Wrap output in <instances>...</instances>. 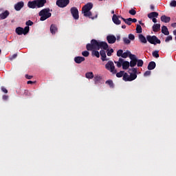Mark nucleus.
<instances>
[{
  "label": "nucleus",
  "instance_id": "1",
  "mask_svg": "<svg viewBox=\"0 0 176 176\" xmlns=\"http://www.w3.org/2000/svg\"><path fill=\"white\" fill-rule=\"evenodd\" d=\"M87 50L92 52V56H95L97 58L100 57V52L96 50H100V49H103L104 50H108V43L104 41H97L96 39H92L91 43L87 44Z\"/></svg>",
  "mask_w": 176,
  "mask_h": 176
},
{
  "label": "nucleus",
  "instance_id": "2",
  "mask_svg": "<svg viewBox=\"0 0 176 176\" xmlns=\"http://www.w3.org/2000/svg\"><path fill=\"white\" fill-rule=\"evenodd\" d=\"M91 9H93V3H88L82 7V13L83 16H85V17H89V19L94 20V19H97L98 14L96 13V15L94 16L91 14V12L90 11Z\"/></svg>",
  "mask_w": 176,
  "mask_h": 176
},
{
  "label": "nucleus",
  "instance_id": "3",
  "mask_svg": "<svg viewBox=\"0 0 176 176\" xmlns=\"http://www.w3.org/2000/svg\"><path fill=\"white\" fill-rule=\"evenodd\" d=\"M124 82H133L137 79V69L133 68L132 73H130V75L127 73H124L122 77Z\"/></svg>",
  "mask_w": 176,
  "mask_h": 176
},
{
  "label": "nucleus",
  "instance_id": "4",
  "mask_svg": "<svg viewBox=\"0 0 176 176\" xmlns=\"http://www.w3.org/2000/svg\"><path fill=\"white\" fill-rule=\"evenodd\" d=\"M38 16H40V21H45V20H47V19L52 17V13L50 12V8H44L41 10L39 13Z\"/></svg>",
  "mask_w": 176,
  "mask_h": 176
},
{
  "label": "nucleus",
  "instance_id": "5",
  "mask_svg": "<svg viewBox=\"0 0 176 176\" xmlns=\"http://www.w3.org/2000/svg\"><path fill=\"white\" fill-rule=\"evenodd\" d=\"M114 63L116 64L118 68L122 67L123 69H129L130 67V62L124 60V59L122 58H120L118 61H114Z\"/></svg>",
  "mask_w": 176,
  "mask_h": 176
},
{
  "label": "nucleus",
  "instance_id": "6",
  "mask_svg": "<svg viewBox=\"0 0 176 176\" xmlns=\"http://www.w3.org/2000/svg\"><path fill=\"white\" fill-rule=\"evenodd\" d=\"M30 31V26H26L25 28L19 27L16 28V32L18 35H26Z\"/></svg>",
  "mask_w": 176,
  "mask_h": 176
},
{
  "label": "nucleus",
  "instance_id": "7",
  "mask_svg": "<svg viewBox=\"0 0 176 176\" xmlns=\"http://www.w3.org/2000/svg\"><path fill=\"white\" fill-rule=\"evenodd\" d=\"M146 39L151 45H157L161 43V41L156 36H147Z\"/></svg>",
  "mask_w": 176,
  "mask_h": 176
},
{
  "label": "nucleus",
  "instance_id": "8",
  "mask_svg": "<svg viewBox=\"0 0 176 176\" xmlns=\"http://www.w3.org/2000/svg\"><path fill=\"white\" fill-rule=\"evenodd\" d=\"M105 68L108 71H110L111 74H116L117 71L116 69H115V64H113V62L112 60H109L106 65Z\"/></svg>",
  "mask_w": 176,
  "mask_h": 176
},
{
  "label": "nucleus",
  "instance_id": "9",
  "mask_svg": "<svg viewBox=\"0 0 176 176\" xmlns=\"http://www.w3.org/2000/svg\"><path fill=\"white\" fill-rule=\"evenodd\" d=\"M69 3V0H57L56 5L59 8H65Z\"/></svg>",
  "mask_w": 176,
  "mask_h": 176
},
{
  "label": "nucleus",
  "instance_id": "10",
  "mask_svg": "<svg viewBox=\"0 0 176 176\" xmlns=\"http://www.w3.org/2000/svg\"><path fill=\"white\" fill-rule=\"evenodd\" d=\"M70 10L74 19L78 20L79 19V11L78 10V8L73 7Z\"/></svg>",
  "mask_w": 176,
  "mask_h": 176
},
{
  "label": "nucleus",
  "instance_id": "11",
  "mask_svg": "<svg viewBox=\"0 0 176 176\" xmlns=\"http://www.w3.org/2000/svg\"><path fill=\"white\" fill-rule=\"evenodd\" d=\"M23 8H24V2L23 1H19L14 5V9L16 12H19Z\"/></svg>",
  "mask_w": 176,
  "mask_h": 176
},
{
  "label": "nucleus",
  "instance_id": "12",
  "mask_svg": "<svg viewBox=\"0 0 176 176\" xmlns=\"http://www.w3.org/2000/svg\"><path fill=\"white\" fill-rule=\"evenodd\" d=\"M108 43L113 44L116 42V36L113 35H109L107 36Z\"/></svg>",
  "mask_w": 176,
  "mask_h": 176
},
{
  "label": "nucleus",
  "instance_id": "13",
  "mask_svg": "<svg viewBox=\"0 0 176 176\" xmlns=\"http://www.w3.org/2000/svg\"><path fill=\"white\" fill-rule=\"evenodd\" d=\"M28 6L30 9H35L36 8H38V6L36 4V0H34L33 1H29L28 3Z\"/></svg>",
  "mask_w": 176,
  "mask_h": 176
},
{
  "label": "nucleus",
  "instance_id": "14",
  "mask_svg": "<svg viewBox=\"0 0 176 176\" xmlns=\"http://www.w3.org/2000/svg\"><path fill=\"white\" fill-rule=\"evenodd\" d=\"M102 80V76H101L100 75H96L94 78L95 85H98V83H101Z\"/></svg>",
  "mask_w": 176,
  "mask_h": 176
},
{
  "label": "nucleus",
  "instance_id": "15",
  "mask_svg": "<svg viewBox=\"0 0 176 176\" xmlns=\"http://www.w3.org/2000/svg\"><path fill=\"white\" fill-rule=\"evenodd\" d=\"M37 8H43L45 3H46V0H36Z\"/></svg>",
  "mask_w": 176,
  "mask_h": 176
},
{
  "label": "nucleus",
  "instance_id": "16",
  "mask_svg": "<svg viewBox=\"0 0 176 176\" xmlns=\"http://www.w3.org/2000/svg\"><path fill=\"white\" fill-rule=\"evenodd\" d=\"M100 54L101 56L102 61H108V59H107V54L104 50H100Z\"/></svg>",
  "mask_w": 176,
  "mask_h": 176
},
{
  "label": "nucleus",
  "instance_id": "17",
  "mask_svg": "<svg viewBox=\"0 0 176 176\" xmlns=\"http://www.w3.org/2000/svg\"><path fill=\"white\" fill-rule=\"evenodd\" d=\"M74 61L76 64H80V63H83V61H85V57L76 56L74 58Z\"/></svg>",
  "mask_w": 176,
  "mask_h": 176
},
{
  "label": "nucleus",
  "instance_id": "18",
  "mask_svg": "<svg viewBox=\"0 0 176 176\" xmlns=\"http://www.w3.org/2000/svg\"><path fill=\"white\" fill-rule=\"evenodd\" d=\"M9 11L6 10L4 12L0 14V20H5L9 16Z\"/></svg>",
  "mask_w": 176,
  "mask_h": 176
},
{
  "label": "nucleus",
  "instance_id": "19",
  "mask_svg": "<svg viewBox=\"0 0 176 176\" xmlns=\"http://www.w3.org/2000/svg\"><path fill=\"white\" fill-rule=\"evenodd\" d=\"M112 20H113V22L114 23V24H116L117 25H119L121 23L120 20H119V17H118V16H116V14L113 15Z\"/></svg>",
  "mask_w": 176,
  "mask_h": 176
},
{
  "label": "nucleus",
  "instance_id": "20",
  "mask_svg": "<svg viewBox=\"0 0 176 176\" xmlns=\"http://www.w3.org/2000/svg\"><path fill=\"white\" fill-rule=\"evenodd\" d=\"M170 20H171V18L170 16H166V15H162L161 16V21L163 23H170Z\"/></svg>",
  "mask_w": 176,
  "mask_h": 176
},
{
  "label": "nucleus",
  "instance_id": "21",
  "mask_svg": "<svg viewBox=\"0 0 176 176\" xmlns=\"http://www.w3.org/2000/svg\"><path fill=\"white\" fill-rule=\"evenodd\" d=\"M158 16H159V13H157L156 12H153L148 14V19H155V17L157 18Z\"/></svg>",
  "mask_w": 176,
  "mask_h": 176
},
{
  "label": "nucleus",
  "instance_id": "22",
  "mask_svg": "<svg viewBox=\"0 0 176 176\" xmlns=\"http://www.w3.org/2000/svg\"><path fill=\"white\" fill-rule=\"evenodd\" d=\"M57 31H58L57 26H56V25H51L50 32L52 34V35H54V34H56Z\"/></svg>",
  "mask_w": 176,
  "mask_h": 176
},
{
  "label": "nucleus",
  "instance_id": "23",
  "mask_svg": "<svg viewBox=\"0 0 176 176\" xmlns=\"http://www.w3.org/2000/svg\"><path fill=\"white\" fill-rule=\"evenodd\" d=\"M155 67H156V63L155 62L152 61L148 63V69L149 71L152 69H155Z\"/></svg>",
  "mask_w": 176,
  "mask_h": 176
},
{
  "label": "nucleus",
  "instance_id": "24",
  "mask_svg": "<svg viewBox=\"0 0 176 176\" xmlns=\"http://www.w3.org/2000/svg\"><path fill=\"white\" fill-rule=\"evenodd\" d=\"M153 31L154 32H157L158 31H160V24L156 23L153 25Z\"/></svg>",
  "mask_w": 176,
  "mask_h": 176
},
{
  "label": "nucleus",
  "instance_id": "25",
  "mask_svg": "<svg viewBox=\"0 0 176 176\" xmlns=\"http://www.w3.org/2000/svg\"><path fill=\"white\" fill-rule=\"evenodd\" d=\"M162 34H164V35H170V32H168V29L164 25L162 27Z\"/></svg>",
  "mask_w": 176,
  "mask_h": 176
},
{
  "label": "nucleus",
  "instance_id": "26",
  "mask_svg": "<svg viewBox=\"0 0 176 176\" xmlns=\"http://www.w3.org/2000/svg\"><path fill=\"white\" fill-rule=\"evenodd\" d=\"M138 37L142 43H146L147 39L145 38V36H144V35L140 34H139Z\"/></svg>",
  "mask_w": 176,
  "mask_h": 176
},
{
  "label": "nucleus",
  "instance_id": "27",
  "mask_svg": "<svg viewBox=\"0 0 176 176\" xmlns=\"http://www.w3.org/2000/svg\"><path fill=\"white\" fill-rule=\"evenodd\" d=\"M85 78H87V79H93L94 74L91 72H87L85 74Z\"/></svg>",
  "mask_w": 176,
  "mask_h": 176
},
{
  "label": "nucleus",
  "instance_id": "28",
  "mask_svg": "<svg viewBox=\"0 0 176 176\" xmlns=\"http://www.w3.org/2000/svg\"><path fill=\"white\" fill-rule=\"evenodd\" d=\"M122 20H123V21H124V23L128 25H131V18H129L126 19L124 18H122Z\"/></svg>",
  "mask_w": 176,
  "mask_h": 176
},
{
  "label": "nucleus",
  "instance_id": "29",
  "mask_svg": "<svg viewBox=\"0 0 176 176\" xmlns=\"http://www.w3.org/2000/svg\"><path fill=\"white\" fill-rule=\"evenodd\" d=\"M130 53H131L130 51L126 50L125 52L122 54V58H127V57H129Z\"/></svg>",
  "mask_w": 176,
  "mask_h": 176
},
{
  "label": "nucleus",
  "instance_id": "30",
  "mask_svg": "<svg viewBox=\"0 0 176 176\" xmlns=\"http://www.w3.org/2000/svg\"><path fill=\"white\" fill-rule=\"evenodd\" d=\"M137 65V59L134 60H131L129 63V67H135Z\"/></svg>",
  "mask_w": 176,
  "mask_h": 176
},
{
  "label": "nucleus",
  "instance_id": "31",
  "mask_svg": "<svg viewBox=\"0 0 176 176\" xmlns=\"http://www.w3.org/2000/svg\"><path fill=\"white\" fill-rule=\"evenodd\" d=\"M136 32H137V34H141V32H142V28L141 27V25H137Z\"/></svg>",
  "mask_w": 176,
  "mask_h": 176
},
{
  "label": "nucleus",
  "instance_id": "32",
  "mask_svg": "<svg viewBox=\"0 0 176 176\" xmlns=\"http://www.w3.org/2000/svg\"><path fill=\"white\" fill-rule=\"evenodd\" d=\"M123 41H124V43H125V45H130V43L131 42V40L127 37L123 38Z\"/></svg>",
  "mask_w": 176,
  "mask_h": 176
},
{
  "label": "nucleus",
  "instance_id": "33",
  "mask_svg": "<svg viewBox=\"0 0 176 176\" xmlns=\"http://www.w3.org/2000/svg\"><path fill=\"white\" fill-rule=\"evenodd\" d=\"M138 67H142L144 65V60L141 59H137Z\"/></svg>",
  "mask_w": 176,
  "mask_h": 176
},
{
  "label": "nucleus",
  "instance_id": "34",
  "mask_svg": "<svg viewBox=\"0 0 176 176\" xmlns=\"http://www.w3.org/2000/svg\"><path fill=\"white\" fill-rule=\"evenodd\" d=\"M129 57L131 61V60H138V59H137V56H135V55H134V54H132L131 52L130 53Z\"/></svg>",
  "mask_w": 176,
  "mask_h": 176
},
{
  "label": "nucleus",
  "instance_id": "35",
  "mask_svg": "<svg viewBox=\"0 0 176 176\" xmlns=\"http://www.w3.org/2000/svg\"><path fill=\"white\" fill-rule=\"evenodd\" d=\"M124 75V71H120V72L116 74L117 78H122Z\"/></svg>",
  "mask_w": 176,
  "mask_h": 176
},
{
  "label": "nucleus",
  "instance_id": "36",
  "mask_svg": "<svg viewBox=\"0 0 176 176\" xmlns=\"http://www.w3.org/2000/svg\"><path fill=\"white\" fill-rule=\"evenodd\" d=\"M106 84L109 85L110 87H113V82L111 80H107Z\"/></svg>",
  "mask_w": 176,
  "mask_h": 176
},
{
  "label": "nucleus",
  "instance_id": "37",
  "mask_svg": "<svg viewBox=\"0 0 176 176\" xmlns=\"http://www.w3.org/2000/svg\"><path fill=\"white\" fill-rule=\"evenodd\" d=\"M170 6L171 8H176V1L175 0L171 1L170 3Z\"/></svg>",
  "mask_w": 176,
  "mask_h": 176
},
{
  "label": "nucleus",
  "instance_id": "38",
  "mask_svg": "<svg viewBox=\"0 0 176 176\" xmlns=\"http://www.w3.org/2000/svg\"><path fill=\"white\" fill-rule=\"evenodd\" d=\"M112 53H113V49L107 50V56L111 57L112 56Z\"/></svg>",
  "mask_w": 176,
  "mask_h": 176
},
{
  "label": "nucleus",
  "instance_id": "39",
  "mask_svg": "<svg viewBox=\"0 0 176 176\" xmlns=\"http://www.w3.org/2000/svg\"><path fill=\"white\" fill-rule=\"evenodd\" d=\"M117 56L118 57H122L123 56V51L122 50H119L117 52Z\"/></svg>",
  "mask_w": 176,
  "mask_h": 176
},
{
  "label": "nucleus",
  "instance_id": "40",
  "mask_svg": "<svg viewBox=\"0 0 176 176\" xmlns=\"http://www.w3.org/2000/svg\"><path fill=\"white\" fill-rule=\"evenodd\" d=\"M153 57H155V58H159V51H155L153 52Z\"/></svg>",
  "mask_w": 176,
  "mask_h": 176
},
{
  "label": "nucleus",
  "instance_id": "41",
  "mask_svg": "<svg viewBox=\"0 0 176 176\" xmlns=\"http://www.w3.org/2000/svg\"><path fill=\"white\" fill-rule=\"evenodd\" d=\"M129 13L132 16H135L137 12L134 9H131V10H129Z\"/></svg>",
  "mask_w": 176,
  "mask_h": 176
},
{
  "label": "nucleus",
  "instance_id": "42",
  "mask_svg": "<svg viewBox=\"0 0 176 176\" xmlns=\"http://www.w3.org/2000/svg\"><path fill=\"white\" fill-rule=\"evenodd\" d=\"M129 41H134V39H135V36L133 34H129Z\"/></svg>",
  "mask_w": 176,
  "mask_h": 176
},
{
  "label": "nucleus",
  "instance_id": "43",
  "mask_svg": "<svg viewBox=\"0 0 176 176\" xmlns=\"http://www.w3.org/2000/svg\"><path fill=\"white\" fill-rule=\"evenodd\" d=\"M89 54H90V53L88 51H84L82 52V55L84 57H89Z\"/></svg>",
  "mask_w": 176,
  "mask_h": 176
},
{
  "label": "nucleus",
  "instance_id": "44",
  "mask_svg": "<svg viewBox=\"0 0 176 176\" xmlns=\"http://www.w3.org/2000/svg\"><path fill=\"white\" fill-rule=\"evenodd\" d=\"M170 41H173V36H168L166 39L165 42H170Z\"/></svg>",
  "mask_w": 176,
  "mask_h": 176
},
{
  "label": "nucleus",
  "instance_id": "45",
  "mask_svg": "<svg viewBox=\"0 0 176 176\" xmlns=\"http://www.w3.org/2000/svg\"><path fill=\"white\" fill-rule=\"evenodd\" d=\"M151 75V71H146L144 74V76H149Z\"/></svg>",
  "mask_w": 176,
  "mask_h": 176
},
{
  "label": "nucleus",
  "instance_id": "46",
  "mask_svg": "<svg viewBox=\"0 0 176 176\" xmlns=\"http://www.w3.org/2000/svg\"><path fill=\"white\" fill-rule=\"evenodd\" d=\"M1 91H3V93H5L6 94H7V93H8V89H6V88L2 87H1Z\"/></svg>",
  "mask_w": 176,
  "mask_h": 176
},
{
  "label": "nucleus",
  "instance_id": "47",
  "mask_svg": "<svg viewBox=\"0 0 176 176\" xmlns=\"http://www.w3.org/2000/svg\"><path fill=\"white\" fill-rule=\"evenodd\" d=\"M32 24H34V23L31 21H28L26 22V25H28H28H32Z\"/></svg>",
  "mask_w": 176,
  "mask_h": 176
},
{
  "label": "nucleus",
  "instance_id": "48",
  "mask_svg": "<svg viewBox=\"0 0 176 176\" xmlns=\"http://www.w3.org/2000/svg\"><path fill=\"white\" fill-rule=\"evenodd\" d=\"M16 57H17V54H14V55H12L10 58V60H14V58H16Z\"/></svg>",
  "mask_w": 176,
  "mask_h": 176
},
{
  "label": "nucleus",
  "instance_id": "49",
  "mask_svg": "<svg viewBox=\"0 0 176 176\" xmlns=\"http://www.w3.org/2000/svg\"><path fill=\"white\" fill-rule=\"evenodd\" d=\"M8 98H9V96H6V95H3V100H8Z\"/></svg>",
  "mask_w": 176,
  "mask_h": 176
},
{
  "label": "nucleus",
  "instance_id": "50",
  "mask_svg": "<svg viewBox=\"0 0 176 176\" xmlns=\"http://www.w3.org/2000/svg\"><path fill=\"white\" fill-rule=\"evenodd\" d=\"M153 23H157V19L156 18H152Z\"/></svg>",
  "mask_w": 176,
  "mask_h": 176
},
{
  "label": "nucleus",
  "instance_id": "51",
  "mask_svg": "<svg viewBox=\"0 0 176 176\" xmlns=\"http://www.w3.org/2000/svg\"><path fill=\"white\" fill-rule=\"evenodd\" d=\"M25 78H26L27 79H32V76L26 75V76H25Z\"/></svg>",
  "mask_w": 176,
  "mask_h": 176
},
{
  "label": "nucleus",
  "instance_id": "52",
  "mask_svg": "<svg viewBox=\"0 0 176 176\" xmlns=\"http://www.w3.org/2000/svg\"><path fill=\"white\" fill-rule=\"evenodd\" d=\"M131 23H137V19H131Z\"/></svg>",
  "mask_w": 176,
  "mask_h": 176
},
{
  "label": "nucleus",
  "instance_id": "53",
  "mask_svg": "<svg viewBox=\"0 0 176 176\" xmlns=\"http://www.w3.org/2000/svg\"><path fill=\"white\" fill-rule=\"evenodd\" d=\"M171 27H173V28H176V23H172Z\"/></svg>",
  "mask_w": 176,
  "mask_h": 176
},
{
  "label": "nucleus",
  "instance_id": "54",
  "mask_svg": "<svg viewBox=\"0 0 176 176\" xmlns=\"http://www.w3.org/2000/svg\"><path fill=\"white\" fill-rule=\"evenodd\" d=\"M150 8H151V10H155V6H153V5H151L150 6Z\"/></svg>",
  "mask_w": 176,
  "mask_h": 176
},
{
  "label": "nucleus",
  "instance_id": "55",
  "mask_svg": "<svg viewBox=\"0 0 176 176\" xmlns=\"http://www.w3.org/2000/svg\"><path fill=\"white\" fill-rule=\"evenodd\" d=\"M32 83H34V82L31 80L28 81V85H32Z\"/></svg>",
  "mask_w": 176,
  "mask_h": 176
},
{
  "label": "nucleus",
  "instance_id": "56",
  "mask_svg": "<svg viewBox=\"0 0 176 176\" xmlns=\"http://www.w3.org/2000/svg\"><path fill=\"white\" fill-rule=\"evenodd\" d=\"M139 23L141 24V25H144V23H142V22L141 21H139Z\"/></svg>",
  "mask_w": 176,
  "mask_h": 176
},
{
  "label": "nucleus",
  "instance_id": "57",
  "mask_svg": "<svg viewBox=\"0 0 176 176\" xmlns=\"http://www.w3.org/2000/svg\"><path fill=\"white\" fill-rule=\"evenodd\" d=\"M173 35H175L176 36V30L173 31Z\"/></svg>",
  "mask_w": 176,
  "mask_h": 176
},
{
  "label": "nucleus",
  "instance_id": "58",
  "mask_svg": "<svg viewBox=\"0 0 176 176\" xmlns=\"http://www.w3.org/2000/svg\"><path fill=\"white\" fill-rule=\"evenodd\" d=\"M122 28H123V29L126 28V25H123L122 26Z\"/></svg>",
  "mask_w": 176,
  "mask_h": 176
},
{
  "label": "nucleus",
  "instance_id": "59",
  "mask_svg": "<svg viewBox=\"0 0 176 176\" xmlns=\"http://www.w3.org/2000/svg\"><path fill=\"white\" fill-rule=\"evenodd\" d=\"M118 17V19H123V17L120 16H117Z\"/></svg>",
  "mask_w": 176,
  "mask_h": 176
},
{
  "label": "nucleus",
  "instance_id": "60",
  "mask_svg": "<svg viewBox=\"0 0 176 176\" xmlns=\"http://www.w3.org/2000/svg\"><path fill=\"white\" fill-rule=\"evenodd\" d=\"M111 13H112V14H115V11L113 10V11L111 12Z\"/></svg>",
  "mask_w": 176,
  "mask_h": 176
},
{
  "label": "nucleus",
  "instance_id": "61",
  "mask_svg": "<svg viewBox=\"0 0 176 176\" xmlns=\"http://www.w3.org/2000/svg\"><path fill=\"white\" fill-rule=\"evenodd\" d=\"M0 54H1V50H0Z\"/></svg>",
  "mask_w": 176,
  "mask_h": 176
},
{
  "label": "nucleus",
  "instance_id": "62",
  "mask_svg": "<svg viewBox=\"0 0 176 176\" xmlns=\"http://www.w3.org/2000/svg\"><path fill=\"white\" fill-rule=\"evenodd\" d=\"M99 1H102V0H99Z\"/></svg>",
  "mask_w": 176,
  "mask_h": 176
}]
</instances>
